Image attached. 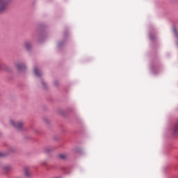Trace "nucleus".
Wrapping results in <instances>:
<instances>
[{"mask_svg": "<svg viewBox=\"0 0 178 178\" xmlns=\"http://www.w3.org/2000/svg\"><path fill=\"white\" fill-rule=\"evenodd\" d=\"M13 168L10 165H5L3 168V170L4 173H9V172H11V170H13Z\"/></svg>", "mask_w": 178, "mask_h": 178, "instance_id": "obj_3", "label": "nucleus"}, {"mask_svg": "<svg viewBox=\"0 0 178 178\" xmlns=\"http://www.w3.org/2000/svg\"><path fill=\"white\" fill-rule=\"evenodd\" d=\"M24 47L29 51V49L31 48V43H30V42H26L24 44Z\"/></svg>", "mask_w": 178, "mask_h": 178, "instance_id": "obj_6", "label": "nucleus"}, {"mask_svg": "<svg viewBox=\"0 0 178 178\" xmlns=\"http://www.w3.org/2000/svg\"><path fill=\"white\" fill-rule=\"evenodd\" d=\"M16 67L18 69V70H20L21 72H23V70H26V65L22 63H17Z\"/></svg>", "mask_w": 178, "mask_h": 178, "instance_id": "obj_4", "label": "nucleus"}, {"mask_svg": "<svg viewBox=\"0 0 178 178\" xmlns=\"http://www.w3.org/2000/svg\"><path fill=\"white\" fill-rule=\"evenodd\" d=\"M174 131H175V133H177V131H178V121H177V122L174 127Z\"/></svg>", "mask_w": 178, "mask_h": 178, "instance_id": "obj_8", "label": "nucleus"}, {"mask_svg": "<svg viewBox=\"0 0 178 178\" xmlns=\"http://www.w3.org/2000/svg\"><path fill=\"white\" fill-rule=\"evenodd\" d=\"M9 3L6 0H0V13L5 12L8 9Z\"/></svg>", "mask_w": 178, "mask_h": 178, "instance_id": "obj_1", "label": "nucleus"}, {"mask_svg": "<svg viewBox=\"0 0 178 178\" xmlns=\"http://www.w3.org/2000/svg\"><path fill=\"white\" fill-rule=\"evenodd\" d=\"M10 123L12 126L15 127V129H17V130H22V129H23V124H24L23 122H15L13 120H10Z\"/></svg>", "mask_w": 178, "mask_h": 178, "instance_id": "obj_2", "label": "nucleus"}, {"mask_svg": "<svg viewBox=\"0 0 178 178\" xmlns=\"http://www.w3.org/2000/svg\"><path fill=\"white\" fill-rule=\"evenodd\" d=\"M50 151H51V149H49V147H47L44 149L45 152H49Z\"/></svg>", "mask_w": 178, "mask_h": 178, "instance_id": "obj_10", "label": "nucleus"}, {"mask_svg": "<svg viewBox=\"0 0 178 178\" xmlns=\"http://www.w3.org/2000/svg\"><path fill=\"white\" fill-rule=\"evenodd\" d=\"M59 158H60V159H66L67 156H66V154H60Z\"/></svg>", "mask_w": 178, "mask_h": 178, "instance_id": "obj_9", "label": "nucleus"}, {"mask_svg": "<svg viewBox=\"0 0 178 178\" xmlns=\"http://www.w3.org/2000/svg\"><path fill=\"white\" fill-rule=\"evenodd\" d=\"M24 175L26 177H30V172H29V168H24Z\"/></svg>", "mask_w": 178, "mask_h": 178, "instance_id": "obj_7", "label": "nucleus"}, {"mask_svg": "<svg viewBox=\"0 0 178 178\" xmlns=\"http://www.w3.org/2000/svg\"><path fill=\"white\" fill-rule=\"evenodd\" d=\"M33 72H34L35 76H37V77H40V76H42V73L37 67L34 68Z\"/></svg>", "mask_w": 178, "mask_h": 178, "instance_id": "obj_5", "label": "nucleus"}, {"mask_svg": "<svg viewBox=\"0 0 178 178\" xmlns=\"http://www.w3.org/2000/svg\"><path fill=\"white\" fill-rule=\"evenodd\" d=\"M43 88H45V83L44 81L42 82Z\"/></svg>", "mask_w": 178, "mask_h": 178, "instance_id": "obj_11", "label": "nucleus"}, {"mask_svg": "<svg viewBox=\"0 0 178 178\" xmlns=\"http://www.w3.org/2000/svg\"><path fill=\"white\" fill-rule=\"evenodd\" d=\"M0 156H2V154L0 153Z\"/></svg>", "mask_w": 178, "mask_h": 178, "instance_id": "obj_12", "label": "nucleus"}]
</instances>
